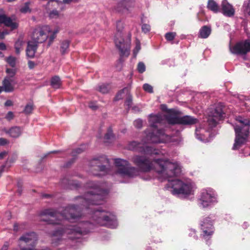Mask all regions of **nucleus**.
Returning a JSON list of instances; mask_svg holds the SVG:
<instances>
[{
  "label": "nucleus",
  "instance_id": "f257e3e1",
  "mask_svg": "<svg viewBox=\"0 0 250 250\" xmlns=\"http://www.w3.org/2000/svg\"><path fill=\"white\" fill-rule=\"evenodd\" d=\"M132 161L138 168L131 167L126 160L115 159L116 174L124 177H133L139 174L140 171L147 172L154 170L158 174L159 178L166 180L178 176L182 172V167L175 161L157 159L151 160L146 156L136 155Z\"/></svg>",
  "mask_w": 250,
  "mask_h": 250
},
{
  "label": "nucleus",
  "instance_id": "f03ea898",
  "mask_svg": "<svg viewBox=\"0 0 250 250\" xmlns=\"http://www.w3.org/2000/svg\"><path fill=\"white\" fill-rule=\"evenodd\" d=\"M79 207L71 205L65 208L61 214L57 213L53 209H48L42 211L40 214L41 220L48 222L49 224H58L57 218L61 217L71 222L77 221L81 217Z\"/></svg>",
  "mask_w": 250,
  "mask_h": 250
},
{
  "label": "nucleus",
  "instance_id": "7ed1b4c3",
  "mask_svg": "<svg viewBox=\"0 0 250 250\" xmlns=\"http://www.w3.org/2000/svg\"><path fill=\"white\" fill-rule=\"evenodd\" d=\"M93 228V225L88 222H81L76 226H70L64 230H57L54 232L51 235L52 244L57 245L67 238L74 239L75 237L69 236L72 234H86Z\"/></svg>",
  "mask_w": 250,
  "mask_h": 250
},
{
  "label": "nucleus",
  "instance_id": "20e7f679",
  "mask_svg": "<svg viewBox=\"0 0 250 250\" xmlns=\"http://www.w3.org/2000/svg\"><path fill=\"white\" fill-rule=\"evenodd\" d=\"M101 186L97 183L89 182L87 183L86 187L91 190L89 191L84 197H80L79 199L82 202L83 206L90 205H100L104 202L107 191L100 189Z\"/></svg>",
  "mask_w": 250,
  "mask_h": 250
},
{
  "label": "nucleus",
  "instance_id": "39448f33",
  "mask_svg": "<svg viewBox=\"0 0 250 250\" xmlns=\"http://www.w3.org/2000/svg\"><path fill=\"white\" fill-rule=\"evenodd\" d=\"M149 117V122L153 129L152 132L147 134L146 138L145 140L143 141V142L144 143H164L169 140V136L166 135L163 130H158L157 128L158 124H161L164 122L163 115L161 114H150Z\"/></svg>",
  "mask_w": 250,
  "mask_h": 250
},
{
  "label": "nucleus",
  "instance_id": "423d86ee",
  "mask_svg": "<svg viewBox=\"0 0 250 250\" xmlns=\"http://www.w3.org/2000/svg\"><path fill=\"white\" fill-rule=\"evenodd\" d=\"M165 188L173 195L184 196L193 194L196 188L194 184L190 180H181L177 179L168 180Z\"/></svg>",
  "mask_w": 250,
  "mask_h": 250
},
{
  "label": "nucleus",
  "instance_id": "0eeeda50",
  "mask_svg": "<svg viewBox=\"0 0 250 250\" xmlns=\"http://www.w3.org/2000/svg\"><path fill=\"white\" fill-rule=\"evenodd\" d=\"M59 31V27L52 30L49 25L39 26L34 29L32 38L33 42L36 43H42L47 40V46H50L56 39Z\"/></svg>",
  "mask_w": 250,
  "mask_h": 250
},
{
  "label": "nucleus",
  "instance_id": "6e6552de",
  "mask_svg": "<svg viewBox=\"0 0 250 250\" xmlns=\"http://www.w3.org/2000/svg\"><path fill=\"white\" fill-rule=\"evenodd\" d=\"M236 121L234 126L236 136L232 148L234 150L239 149L246 142L250 129V121L248 119L238 117Z\"/></svg>",
  "mask_w": 250,
  "mask_h": 250
},
{
  "label": "nucleus",
  "instance_id": "1a4fd4ad",
  "mask_svg": "<svg viewBox=\"0 0 250 250\" xmlns=\"http://www.w3.org/2000/svg\"><path fill=\"white\" fill-rule=\"evenodd\" d=\"M92 218L94 223L111 229L116 228L118 225L115 217L104 211L95 210L92 214Z\"/></svg>",
  "mask_w": 250,
  "mask_h": 250
},
{
  "label": "nucleus",
  "instance_id": "9d476101",
  "mask_svg": "<svg viewBox=\"0 0 250 250\" xmlns=\"http://www.w3.org/2000/svg\"><path fill=\"white\" fill-rule=\"evenodd\" d=\"M218 202L217 195L212 188L205 189L202 190L198 200V205L203 208H208Z\"/></svg>",
  "mask_w": 250,
  "mask_h": 250
},
{
  "label": "nucleus",
  "instance_id": "9b49d317",
  "mask_svg": "<svg viewBox=\"0 0 250 250\" xmlns=\"http://www.w3.org/2000/svg\"><path fill=\"white\" fill-rule=\"evenodd\" d=\"M114 42L122 56H128L129 54L130 37H125L123 34L116 33Z\"/></svg>",
  "mask_w": 250,
  "mask_h": 250
},
{
  "label": "nucleus",
  "instance_id": "f8f14e48",
  "mask_svg": "<svg viewBox=\"0 0 250 250\" xmlns=\"http://www.w3.org/2000/svg\"><path fill=\"white\" fill-rule=\"evenodd\" d=\"M114 42L122 56H128L129 54L130 37H125L123 34L116 33Z\"/></svg>",
  "mask_w": 250,
  "mask_h": 250
},
{
  "label": "nucleus",
  "instance_id": "ddd939ff",
  "mask_svg": "<svg viewBox=\"0 0 250 250\" xmlns=\"http://www.w3.org/2000/svg\"><path fill=\"white\" fill-rule=\"evenodd\" d=\"M129 149L136 150L139 152L144 153L147 155H163L164 153L161 151L156 150L155 148L149 146H144L141 143H138L136 141L130 142L128 146Z\"/></svg>",
  "mask_w": 250,
  "mask_h": 250
},
{
  "label": "nucleus",
  "instance_id": "4468645a",
  "mask_svg": "<svg viewBox=\"0 0 250 250\" xmlns=\"http://www.w3.org/2000/svg\"><path fill=\"white\" fill-rule=\"evenodd\" d=\"M109 163V160L105 156H102L98 158L93 159L90 162V165L95 169L100 170L102 173H93L96 175H103L105 173H109V170L106 167Z\"/></svg>",
  "mask_w": 250,
  "mask_h": 250
},
{
  "label": "nucleus",
  "instance_id": "2eb2a0df",
  "mask_svg": "<svg viewBox=\"0 0 250 250\" xmlns=\"http://www.w3.org/2000/svg\"><path fill=\"white\" fill-rule=\"evenodd\" d=\"M231 53L241 56H246L250 52V41L246 40L237 42L233 46H229Z\"/></svg>",
  "mask_w": 250,
  "mask_h": 250
},
{
  "label": "nucleus",
  "instance_id": "dca6fc26",
  "mask_svg": "<svg viewBox=\"0 0 250 250\" xmlns=\"http://www.w3.org/2000/svg\"><path fill=\"white\" fill-rule=\"evenodd\" d=\"M224 113L221 106L216 107L209 115L208 123L210 128L215 127L219 121L224 118Z\"/></svg>",
  "mask_w": 250,
  "mask_h": 250
},
{
  "label": "nucleus",
  "instance_id": "f3484780",
  "mask_svg": "<svg viewBox=\"0 0 250 250\" xmlns=\"http://www.w3.org/2000/svg\"><path fill=\"white\" fill-rule=\"evenodd\" d=\"M201 229L202 230V235L203 238L207 239L208 237L211 236L214 232V227L212 222L209 217L203 219L201 223Z\"/></svg>",
  "mask_w": 250,
  "mask_h": 250
},
{
  "label": "nucleus",
  "instance_id": "a211bd4d",
  "mask_svg": "<svg viewBox=\"0 0 250 250\" xmlns=\"http://www.w3.org/2000/svg\"><path fill=\"white\" fill-rule=\"evenodd\" d=\"M135 0H121L113 7V10L122 14H128L131 12V8Z\"/></svg>",
  "mask_w": 250,
  "mask_h": 250
},
{
  "label": "nucleus",
  "instance_id": "6ab92c4d",
  "mask_svg": "<svg viewBox=\"0 0 250 250\" xmlns=\"http://www.w3.org/2000/svg\"><path fill=\"white\" fill-rule=\"evenodd\" d=\"M164 121H167L169 124H179L180 118L178 116V111L174 109L168 110L165 115H163Z\"/></svg>",
  "mask_w": 250,
  "mask_h": 250
},
{
  "label": "nucleus",
  "instance_id": "aec40b11",
  "mask_svg": "<svg viewBox=\"0 0 250 250\" xmlns=\"http://www.w3.org/2000/svg\"><path fill=\"white\" fill-rule=\"evenodd\" d=\"M1 23L10 27L12 30L17 29L19 26V23L15 18L7 17L5 14L0 15V24Z\"/></svg>",
  "mask_w": 250,
  "mask_h": 250
},
{
  "label": "nucleus",
  "instance_id": "412c9836",
  "mask_svg": "<svg viewBox=\"0 0 250 250\" xmlns=\"http://www.w3.org/2000/svg\"><path fill=\"white\" fill-rule=\"evenodd\" d=\"M14 78L6 77L2 82V89L6 92H12L14 89V86L16 84Z\"/></svg>",
  "mask_w": 250,
  "mask_h": 250
},
{
  "label": "nucleus",
  "instance_id": "4be33fe9",
  "mask_svg": "<svg viewBox=\"0 0 250 250\" xmlns=\"http://www.w3.org/2000/svg\"><path fill=\"white\" fill-rule=\"evenodd\" d=\"M222 13L226 16L231 17L234 15L235 10L227 0H224L221 4Z\"/></svg>",
  "mask_w": 250,
  "mask_h": 250
},
{
  "label": "nucleus",
  "instance_id": "5701e85b",
  "mask_svg": "<svg viewBox=\"0 0 250 250\" xmlns=\"http://www.w3.org/2000/svg\"><path fill=\"white\" fill-rule=\"evenodd\" d=\"M209 134V131L204 128L200 127L196 129L195 135L196 138L201 141L205 142L208 141Z\"/></svg>",
  "mask_w": 250,
  "mask_h": 250
},
{
  "label": "nucleus",
  "instance_id": "b1692460",
  "mask_svg": "<svg viewBox=\"0 0 250 250\" xmlns=\"http://www.w3.org/2000/svg\"><path fill=\"white\" fill-rule=\"evenodd\" d=\"M3 131L10 137L14 138L20 137L22 133V129L17 126H13L9 129H3Z\"/></svg>",
  "mask_w": 250,
  "mask_h": 250
},
{
  "label": "nucleus",
  "instance_id": "393cba45",
  "mask_svg": "<svg viewBox=\"0 0 250 250\" xmlns=\"http://www.w3.org/2000/svg\"><path fill=\"white\" fill-rule=\"evenodd\" d=\"M198 122L197 119L191 116H184L180 118L179 124L184 125H192Z\"/></svg>",
  "mask_w": 250,
  "mask_h": 250
},
{
  "label": "nucleus",
  "instance_id": "a878e982",
  "mask_svg": "<svg viewBox=\"0 0 250 250\" xmlns=\"http://www.w3.org/2000/svg\"><path fill=\"white\" fill-rule=\"evenodd\" d=\"M38 45L33 42H29L26 48V55L28 57L33 58L35 56Z\"/></svg>",
  "mask_w": 250,
  "mask_h": 250
},
{
  "label": "nucleus",
  "instance_id": "bb28decb",
  "mask_svg": "<svg viewBox=\"0 0 250 250\" xmlns=\"http://www.w3.org/2000/svg\"><path fill=\"white\" fill-rule=\"evenodd\" d=\"M211 33V29L207 26L202 27L199 31V36L201 38H207Z\"/></svg>",
  "mask_w": 250,
  "mask_h": 250
},
{
  "label": "nucleus",
  "instance_id": "cd10ccee",
  "mask_svg": "<svg viewBox=\"0 0 250 250\" xmlns=\"http://www.w3.org/2000/svg\"><path fill=\"white\" fill-rule=\"evenodd\" d=\"M208 8L214 13H217L219 11V7L218 4L214 0H208Z\"/></svg>",
  "mask_w": 250,
  "mask_h": 250
},
{
  "label": "nucleus",
  "instance_id": "c85d7f7f",
  "mask_svg": "<svg viewBox=\"0 0 250 250\" xmlns=\"http://www.w3.org/2000/svg\"><path fill=\"white\" fill-rule=\"evenodd\" d=\"M62 84V82L59 77L55 76L51 80V85L54 88H59Z\"/></svg>",
  "mask_w": 250,
  "mask_h": 250
},
{
  "label": "nucleus",
  "instance_id": "c756f323",
  "mask_svg": "<svg viewBox=\"0 0 250 250\" xmlns=\"http://www.w3.org/2000/svg\"><path fill=\"white\" fill-rule=\"evenodd\" d=\"M69 42L68 40L62 41L61 44V52L62 54H64L68 51Z\"/></svg>",
  "mask_w": 250,
  "mask_h": 250
},
{
  "label": "nucleus",
  "instance_id": "7c9ffc66",
  "mask_svg": "<svg viewBox=\"0 0 250 250\" xmlns=\"http://www.w3.org/2000/svg\"><path fill=\"white\" fill-rule=\"evenodd\" d=\"M23 42L20 40H18L15 44V49L16 53L19 54L21 50H22V45Z\"/></svg>",
  "mask_w": 250,
  "mask_h": 250
},
{
  "label": "nucleus",
  "instance_id": "2f4dec72",
  "mask_svg": "<svg viewBox=\"0 0 250 250\" xmlns=\"http://www.w3.org/2000/svg\"><path fill=\"white\" fill-rule=\"evenodd\" d=\"M110 89L108 85L105 84H102L98 86V90L102 93H107Z\"/></svg>",
  "mask_w": 250,
  "mask_h": 250
},
{
  "label": "nucleus",
  "instance_id": "473e14b6",
  "mask_svg": "<svg viewBox=\"0 0 250 250\" xmlns=\"http://www.w3.org/2000/svg\"><path fill=\"white\" fill-rule=\"evenodd\" d=\"M33 110V104L30 103L26 104L24 109V113L26 114H31Z\"/></svg>",
  "mask_w": 250,
  "mask_h": 250
},
{
  "label": "nucleus",
  "instance_id": "72a5a7b5",
  "mask_svg": "<svg viewBox=\"0 0 250 250\" xmlns=\"http://www.w3.org/2000/svg\"><path fill=\"white\" fill-rule=\"evenodd\" d=\"M30 2H26L24 3V5L21 8L20 11L21 13H26L30 12L31 10L29 8Z\"/></svg>",
  "mask_w": 250,
  "mask_h": 250
},
{
  "label": "nucleus",
  "instance_id": "f704fd0d",
  "mask_svg": "<svg viewBox=\"0 0 250 250\" xmlns=\"http://www.w3.org/2000/svg\"><path fill=\"white\" fill-rule=\"evenodd\" d=\"M16 58L13 56H9L6 59V62L12 67H14L16 65Z\"/></svg>",
  "mask_w": 250,
  "mask_h": 250
},
{
  "label": "nucleus",
  "instance_id": "c9c22d12",
  "mask_svg": "<svg viewBox=\"0 0 250 250\" xmlns=\"http://www.w3.org/2000/svg\"><path fill=\"white\" fill-rule=\"evenodd\" d=\"M124 28V23L121 21H118L116 23V29L117 33H122V31Z\"/></svg>",
  "mask_w": 250,
  "mask_h": 250
},
{
  "label": "nucleus",
  "instance_id": "e433bc0d",
  "mask_svg": "<svg viewBox=\"0 0 250 250\" xmlns=\"http://www.w3.org/2000/svg\"><path fill=\"white\" fill-rule=\"evenodd\" d=\"M137 70L140 73L144 72L146 70V66L143 62H139L137 65Z\"/></svg>",
  "mask_w": 250,
  "mask_h": 250
},
{
  "label": "nucleus",
  "instance_id": "4c0bfd02",
  "mask_svg": "<svg viewBox=\"0 0 250 250\" xmlns=\"http://www.w3.org/2000/svg\"><path fill=\"white\" fill-rule=\"evenodd\" d=\"M59 15L60 13L57 10H53L49 14V16L51 19H57L59 17Z\"/></svg>",
  "mask_w": 250,
  "mask_h": 250
},
{
  "label": "nucleus",
  "instance_id": "58836bf2",
  "mask_svg": "<svg viewBox=\"0 0 250 250\" xmlns=\"http://www.w3.org/2000/svg\"><path fill=\"white\" fill-rule=\"evenodd\" d=\"M176 36V33L175 32H169L167 33L165 37L166 39L168 41H172L174 38H175Z\"/></svg>",
  "mask_w": 250,
  "mask_h": 250
},
{
  "label": "nucleus",
  "instance_id": "ea45409f",
  "mask_svg": "<svg viewBox=\"0 0 250 250\" xmlns=\"http://www.w3.org/2000/svg\"><path fill=\"white\" fill-rule=\"evenodd\" d=\"M132 96L130 94H128L126 101L125 102V105L127 106L128 108H129L132 104Z\"/></svg>",
  "mask_w": 250,
  "mask_h": 250
},
{
  "label": "nucleus",
  "instance_id": "a19ab883",
  "mask_svg": "<svg viewBox=\"0 0 250 250\" xmlns=\"http://www.w3.org/2000/svg\"><path fill=\"white\" fill-rule=\"evenodd\" d=\"M143 89L145 91L148 93H152L153 91L152 86L147 83H145L144 84Z\"/></svg>",
  "mask_w": 250,
  "mask_h": 250
},
{
  "label": "nucleus",
  "instance_id": "79ce46f5",
  "mask_svg": "<svg viewBox=\"0 0 250 250\" xmlns=\"http://www.w3.org/2000/svg\"><path fill=\"white\" fill-rule=\"evenodd\" d=\"M6 72L8 74L7 77H10L11 78H13V77L16 74V70L14 69L7 68Z\"/></svg>",
  "mask_w": 250,
  "mask_h": 250
},
{
  "label": "nucleus",
  "instance_id": "37998d69",
  "mask_svg": "<svg viewBox=\"0 0 250 250\" xmlns=\"http://www.w3.org/2000/svg\"><path fill=\"white\" fill-rule=\"evenodd\" d=\"M85 148L84 146H82L81 147L77 148L73 152L72 155L73 156H75V154H80L83 151L84 149Z\"/></svg>",
  "mask_w": 250,
  "mask_h": 250
},
{
  "label": "nucleus",
  "instance_id": "c03bdc74",
  "mask_svg": "<svg viewBox=\"0 0 250 250\" xmlns=\"http://www.w3.org/2000/svg\"><path fill=\"white\" fill-rule=\"evenodd\" d=\"M134 126L137 128H140L143 125V121L141 119H137L134 122Z\"/></svg>",
  "mask_w": 250,
  "mask_h": 250
},
{
  "label": "nucleus",
  "instance_id": "a18cd8bd",
  "mask_svg": "<svg viewBox=\"0 0 250 250\" xmlns=\"http://www.w3.org/2000/svg\"><path fill=\"white\" fill-rule=\"evenodd\" d=\"M244 7L245 8V12L250 15V0H249V1L247 3H244Z\"/></svg>",
  "mask_w": 250,
  "mask_h": 250
},
{
  "label": "nucleus",
  "instance_id": "49530a36",
  "mask_svg": "<svg viewBox=\"0 0 250 250\" xmlns=\"http://www.w3.org/2000/svg\"><path fill=\"white\" fill-rule=\"evenodd\" d=\"M113 138L112 131L110 129H109L108 132L104 136V139L106 140H109Z\"/></svg>",
  "mask_w": 250,
  "mask_h": 250
},
{
  "label": "nucleus",
  "instance_id": "de8ad7c7",
  "mask_svg": "<svg viewBox=\"0 0 250 250\" xmlns=\"http://www.w3.org/2000/svg\"><path fill=\"white\" fill-rule=\"evenodd\" d=\"M14 118V113L12 111H9L7 114L6 115L5 118L7 121H11L13 120Z\"/></svg>",
  "mask_w": 250,
  "mask_h": 250
},
{
  "label": "nucleus",
  "instance_id": "09e8293b",
  "mask_svg": "<svg viewBox=\"0 0 250 250\" xmlns=\"http://www.w3.org/2000/svg\"><path fill=\"white\" fill-rule=\"evenodd\" d=\"M150 29V26L147 24H143L142 26V30L145 33L148 32Z\"/></svg>",
  "mask_w": 250,
  "mask_h": 250
},
{
  "label": "nucleus",
  "instance_id": "8fccbe9b",
  "mask_svg": "<svg viewBox=\"0 0 250 250\" xmlns=\"http://www.w3.org/2000/svg\"><path fill=\"white\" fill-rule=\"evenodd\" d=\"M128 90L126 88H124L121 91H120L117 95L116 97V100H119L120 99L122 98V94L124 93V92L126 91L127 92Z\"/></svg>",
  "mask_w": 250,
  "mask_h": 250
},
{
  "label": "nucleus",
  "instance_id": "3c124183",
  "mask_svg": "<svg viewBox=\"0 0 250 250\" xmlns=\"http://www.w3.org/2000/svg\"><path fill=\"white\" fill-rule=\"evenodd\" d=\"M141 49V45L140 43L139 42H137L136 44L135 48L134 50V54L135 56H136L138 52L139 51V50Z\"/></svg>",
  "mask_w": 250,
  "mask_h": 250
},
{
  "label": "nucleus",
  "instance_id": "603ef678",
  "mask_svg": "<svg viewBox=\"0 0 250 250\" xmlns=\"http://www.w3.org/2000/svg\"><path fill=\"white\" fill-rule=\"evenodd\" d=\"M90 108L92 109L93 110H95L98 108V106L96 103L95 102H90L88 105Z\"/></svg>",
  "mask_w": 250,
  "mask_h": 250
},
{
  "label": "nucleus",
  "instance_id": "864d4df0",
  "mask_svg": "<svg viewBox=\"0 0 250 250\" xmlns=\"http://www.w3.org/2000/svg\"><path fill=\"white\" fill-rule=\"evenodd\" d=\"M9 143V141L5 138H0V146H3Z\"/></svg>",
  "mask_w": 250,
  "mask_h": 250
},
{
  "label": "nucleus",
  "instance_id": "5fc2aeb1",
  "mask_svg": "<svg viewBox=\"0 0 250 250\" xmlns=\"http://www.w3.org/2000/svg\"><path fill=\"white\" fill-rule=\"evenodd\" d=\"M35 65H36L35 63L33 61H29L28 62V67L31 69L34 68Z\"/></svg>",
  "mask_w": 250,
  "mask_h": 250
},
{
  "label": "nucleus",
  "instance_id": "6e6d98bb",
  "mask_svg": "<svg viewBox=\"0 0 250 250\" xmlns=\"http://www.w3.org/2000/svg\"><path fill=\"white\" fill-rule=\"evenodd\" d=\"M9 244L8 242H6L4 243L3 246L1 247L0 250H8V248L9 247Z\"/></svg>",
  "mask_w": 250,
  "mask_h": 250
},
{
  "label": "nucleus",
  "instance_id": "4d7b16f0",
  "mask_svg": "<svg viewBox=\"0 0 250 250\" xmlns=\"http://www.w3.org/2000/svg\"><path fill=\"white\" fill-rule=\"evenodd\" d=\"M7 152L5 151L0 152V159H3L7 155Z\"/></svg>",
  "mask_w": 250,
  "mask_h": 250
},
{
  "label": "nucleus",
  "instance_id": "13d9d810",
  "mask_svg": "<svg viewBox=\"0 0 250 250\" xmlns=\"http://www.w3.org/2000/svg\"><path fill=\"white\" fill-rule=\"evenodd\" d=\"M13 105V103L11 100H7L5 103V105L6 106H10Z\"/></svg>",
  "mask_w": 250,
  "mask_h": 250
},
{
  "label": "nucleus",
  "instance_id": "bf43d9fd",
  "mask_svg": "<svg viewBox=\"0 0 250 250\" xmlns=\"http://www.w3.org/2000/svg\"><path fill=\"white\" fill-rule=\"evenodd\" d=\"M6 46L3 43H0V50H5Z\"/></svg>",
  "mask_w": 250,
  "mask_h": 250
},
{
  "label": "nucleus",
  "instance_id": "052dcab7",
  "mask_svg": "<svg viewBox=\"0 0 250 250\" xmlns=\"http://www.w3.org/2000/svg\"><path fill=\"white\" fill-rule=\"evenodd\" d=\"M16 158H17V156H14L13 158L12 159V160L10 159H9V158H8L6 162L7 163H9V162H14V161H15L16 160Z\"/></svg>",
  "mask_w": 250,
  "mask_h": 250
},
{
  "label": "nucleus",
  "instance_id": "680f3d73",
  "mask_svg": "<svg viewBox=\"0 0 250 250\" xmlns=\"http://www.w3.org/2000/svg\"><path fill=\"white\" fill-rule=\"evenodd\" d=\"M73 0H62V2L65 4H69L71 3Z\"/></svg>",
  "mask_w": 250,
  "mask_h": 250
},
{
  "label": "nucleus",
  "instance_id": "e2e57ef3",
  "mask_svg": "<svg viewBox=\"0 0 250 250\" xmlns=\"http://www.w3.org/2000/svg\"><path fill=\"white\" fill-rule=\"evenodd\" d=\"M161 107H162V109L163 110L167 111V112L168 110H167V107L166 105L165 104H162L161 105Z\"/></svg>",
  "mask_w": 250,
  "mask_h": 250
},
{
  "label": "nucleus",
  "instance_id": "0e129e2a",
  "mask_svg": "<svg viewBox=\"0 0 250 250\" xmlns=\"http://www.w3.org/2000/svg\"><path fill=\"white\" fill-rule=\"evenodd\" d=\"M13 229L15 231H17L18 230V226L17 224H14Z\"/></svg>",
  "mask_w": 250,
  "mask_h": 250
},
{
  "label": "nucleus",
  "instance_id": "69168bd1",
  "mask_svg": "<svg viewBox=\"0 0 250 250\" xmlns=\"http://www.w3.org/2000/svg\"><path fill=\"white\" fill-rule=\"evenodd\" d=\"M133 110H134L135 111H139L140 110H139L138 108L137 107H133Z\"/></svg>",
  "mask_w": 250,
  "mask_h": 250
},
{
  "label": "nucleus",
  "instance_id": "338daca9",
  "mask_svg": "<svg viewBox=\"0 0 250 250\" xmlns=\"http://www.w3.org/2000/svg\"><path fill=\"white\" fill-rule=\"evenodd\" d=\"M50 195H49V194H44L43 195V197H44V198H47V197H50Z\"/></svg>",
  "mask_w": 250,
  "mask_h": 250
},
{
  "label": "nucleus",
  "instance_id": "774afa93",
  "mask_svg": "<svg viewBox=\"0 0 250 250\" xmlns=\"http://www.w3.org/2000/svg\"><path fill=\"white\" fill-rule=\"evenodd\" d=\"M4 33H0V37H1V38H2L4 36Z\"/></svg>",
  "mask_w": 250,
  "mask_h": 250
}]
</instances>
